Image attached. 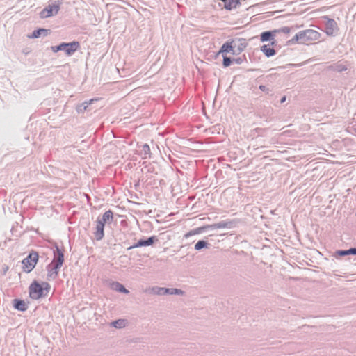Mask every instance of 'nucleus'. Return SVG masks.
Returning <instances> with one entry per match:
<instances>
[{
    "mask_svg": "<svg viewBox=\"0 0 356 356\" xmlns=\"http://www.w3.org/2000/svg\"><path fill=\"white\" fill-rule=\"evenodd\" d=\"M54 293V290L47 282L33 281L29 286V297L33 301L46 300Z\"/></svg>",
    "mask_w": 356,
    "mask_h": 356,
    "instance_id": "obj_1",
    "label": "nucleus"
},
{
    "mask_svg": "<svg viewBox=\"0 0 356 356\" xmlns=\"http://www.w3.org/2000/svg\"><path fill=\"white\" fill-rule=\"evenodd\" d=\"M321 34L317 31L313 29H306L296 33L294 37L289 41V44H296L299 42H312L320 38Z\"/></svg>",
    "mask_w": 356,
    "mask_h": 356,
    "instance_id": "obj_2",
    "label": "nucleus"
},
{
    "mask_svg": "<svg viewBox=\"0 0 356 356\" xmlns=\"http://www.w3.org/2000/svg\"><path fill=\"white\" fill-rule=\"evenodd\" d=\"M58 257L56 264L54 267H49L47 271V278L48 280H52L55 279L58 274V270L62 266L64 261V255L63 251L57 248Z\"/></svg>",
    "mask_w": 356,
    "mask_h": 356,
    "instance_id": "obj_3",
    "label": "nucleus"
},
{
    "mask_svg": "<svg viewBox=\"0 0 356 356\" xmlns=\"http://www.w3.org/2000/svg\"><path fill=\"white\" fill-rule=\"evenodd\" d=\"M38 259V254L35 252L31 253L26 258L22 261L23 270L29 273L31 272L35 268Z\"/></svg>",
    "mask_w": 356,
    "mask_h": 356,
    "instance_id": "obj_4",
    "label": "nucleus"
},
{
    "mask_svg": "<svg viewBox=\"0 0 356 356\" xmlns=\"http://www.w3.org/2000/svg\"><path fill=\"white\" fill-rule=\"evenodd\" d=\"M60 10V5L58 4H52L49 5L47 7L44 8L40 13V17L41 19H46L51 17L52 16L56 15Z\"/></svg>",
    "mask_w": 356,
    "mask_h": 356,
    "instance_id": "obj_5",
    "label": "nucleus"
},
{
    "mask_svg": "<svg viewBox=\"0 0 356 356\" xmlns=\"http://www.w3.org/2000/svg\"><path fill=\"white\" fill-rule=\"evenodd\" d=\"M234 48V55H238L247 47L248 43L243 38H238L232 41Z\"/></svg>",
    "mask_w": 356,
    "mask_h": 356,
    "instance_id": "obj_6",
    "label": "nucleus"
},
{
    "mask_svg": "<svg viewBox=\"0 0 356 356\" xmlns=\"http://www.w3.org/2000/svg\"><path fill=\"white\" fill-rule=\"evenodd\" d=\"M80 49V44L77 41H73L69 43L63 42V51L65 54L70 56Z\"/></svg>",
    "mask_w": 356,
    "mask_h": 356,
    "instance_id": "obj_7",
    "label": "nucleus"
},
{
    "mask_svg": "<svg viewBox=\"0 0 356 356\" xmlns=\"http://www.w3.org/2000/svg\"><path fill=\"white\" fill-rule=\"evenodd\" d=\"M14 308L20 312H25L28 309V303L23 300L16 299L13 302Z\"/></svg>",
    "mask_w": 356,
    "mask_h": 356,
    "instance_id": "obj_8",
    "label": "nucleus"
},
{
    "mask_svg": "<svg viewBox=\"0 0 356 356\" xmlns=\"http://www.w3.org/2000/svg\"><path fill=\"white\" fill-rule=\"evenodd\" d=\"M224 3V7L227 10L236 9L240 5V0H220Z\"/></svg>",
    "mask_w": 356,
    "mask_h": 356,
    "instance_id": "obj_9",
    "label": "nucleus"
},
{
    "mask_svg": "<svg viewBox=\"0 0 356 356\" xmlns=\"http://www.w3.org/2000/svg\"><path fill=\"white\" fill-rule=\"evenodd\" d=\"M154 243V237L151 236L146 240H139L137 243L133 245L129 249L137 248L143 246H150Z\"/></svg>",
    "mask_w": 356,
    "mask_h": 356,
    "instance_id": "obj_10",
    "label": "nucleus"
},
{
    "mask_svg": "<svg viewBox=\"0 0 356 356\" xmlns=\"http://www.w3.org/2000/svg\"><path fill=\"white\" fill-rule=\"evenodd\" d=\"M49 30L46 29H38L34 31L31 35H28L29 39H35L40 38L41 35L46 36L49 33Z\"/></svg>",
    "mask_w": 356,
    "mask_h": 356,
    "instance_id": "obj_11",
    "label": "nucleus"
},
{
    "mask_svg": "<svg viewBox=\"0 0 356 356\" xmlns=\"http://www.w3.org/2000/svg\"><path fill=\"white\" fill-rule=\"evenodd\" d=\"M104 224L103 221H98L97 224V230L95 237L97 240H101L104 236Z\"/></svg>",
    "mask_w": 356,
    "mask_h": 356,
    "instance_id": "obj_12",
    "label": "nucleus"
},
{
    "mask_svg": "<svg viewBox=\"0 0 356 356\" xmlns=\"http://www.w3.org/2000/svg\"><path fill=\"white\" fill-rule=\"evenodd\" d=\"M229 52H232V54L234 55V48H233L232 42H226V43L223 44L222 46L221 47L218 54H227Z\"/></svg>",
    "mask_w": 356,
    "mask_h": 356,
    "instance_id": "obj_13",
    "label": "nucleus"
},
{
    "mask_svg": "<svg viewBox=\"0 0 356 356\" xmlns=\"http://www.w3.org/2000/svg\"><path fill=\"white\" fill-rule=\"evenodd\" d=\"M261 51L267 58L273 56L275 54V49L273 47L266 44L261 47Z\"/></svg>",
    "mask_w": 356,
    "mask_h": 356,
    "instance_id": "obj_14",
    "label": "nucleus"
},
{
    "mask_svg": "<svg viewBox=\"0 0 356 356\" xmlns=\"http://www.w3.org/2000/svg\"><path fill=\"white\" fill-rule=\"evenodd\" d=\"M92 102H93V99H89V100L85 101V102L78 104L76 106V111L78 113L84 112L86 110V108L88 107V106L92 103Z\"/></svg>",
    "mask_w": 356,
    "mask_h": 356,
    "instance_id": "obj_15",
    "label": "nucleus"
},
{
    "mask_svg": "<svg viewBox=\"0 0 356 356\" xmlns=\"http://www.w3.org/2000/svg\"><path fill=\"white\" fill-rule=\"evenodd\" d=\"M270 39H273V34L270 31H266V32H264L261 33V41L262 42H266Z\"/></svg>",
    "mask_w": 356,
    "mask_h": 356,
    "instance_id": "obj_16",
    "label": "nucleus"
},
{
    "mask_svg": "<svg viewBox=\"0 0 356 356\" xmlns=\"http://www.w3.org/2000/svg\"><path fill=\"white\" fill-rule=\"evenodd\" d=\"M112 220L113 213L111 211H107L104 213L102 218L100 221H103L104 224L107 221H112Z\"/></svg>",
    "mask_w": 356,
    "mask_h": 356,
    "instance_id": "obj_17",
    "label": "nucleus"
},
{
    "mask_svg": "<svg viewBox=\"0 0 356 356\" xmlns=\"http://www.w3.org/2000/svg\"><path fill=\"white\" fill-rule=\"evenodd\" d=\"M126 325V322L124 320H118L112 323V325L115 328L124 327Z\"/></svg>",
    "mask_w": 356,
    "mask_h": 356,
    "instance_id": "obj_18",
    "label": "nucleus"
},
{
    "mask_svg": "<svg viewBox=\"0 0 356 356\" xmlns=\"http://www.w3.org/2000/svg\"><path fill=\"white\" fill-rule=\"evenodd\" d=\"M207 243L204 241H200L195 245V250H200L202 248H207Z\"/></svg>",
    "mask_w": 356,
    "mask_h": 356,
    "instance_id": "obj_19",
    "label": "nucleus"
},
{
    "mask_svg": "<svg viewBox=\"0 0 356 356\" xmlns=\"http://www.w3.org/2000/svg\"><path fill=\"white\" fill-rule=\"evenodd\" d=\"M143 150L145 158L149 157L150 156V149L147 145H144L143 146Z\"/></svg>",
    "mask_w": 356,
    "mask_h": 356,
    "instance_id": "obj_20",
    "label": "nucleus"
},
{
    "mask_svg": "<svg viewBox=\"0 0 356 356\" xmlns=\"http://www.w3.org/2000/svg\"><path fill=\"white\" fill-rule=\"evenodd\" d=\"M51 51L54 52V53H57L60 51H63V43H60L59 45L58 46H54V47H52L51 48Z\"/></svg>",
    "mask_w": 356,
    "mask_h": 356,
    "instance_id": "obj_21",
    "label": "nucleus"
},
{
    "mask_svg": "<svg viewBox=\"0 0 356 356\" xmlns=\"http://www.w3.org/2000/svg\"><path fill=\"white\" fill-rule=\"evenodd\" d=\"M223 65L224 67H227L229 66L231 64V60L229 58L227 57L226 56H223Z\"/></svg>",
    "mask_w": 356,
    "mask_h": 356,
    "instance_id": "obj_22",
    "label": "nucleus"
},
{
    "mask_svg": "<svg viewBox=\"0 0 356 356\" xmlns=\"http://www.w3.org/2000/svg\"><path fill=\"white\" fill-rule=\"evenodd\" d=\"M336 253H337V254H338L339 256H346V255L350 254L349 250H339V251H337Z\"/></svg>",
    "mask_w": 356,
    "mask_h": 356,
    "instance_id": "obj_23",
    "label": "nucleus"
},
{
    "mask_svg": "<svg viewBox=\"0 0 356 356\" xmlns=\"http://www.w3.org/2000/svg\"><path fill=\"white\" fill-rule=\"evenodd\" d=\"M118 291H120V292H122V293H124L125 294H127L129 293L128 290H127L124 286L122 285H119L118 287Z\"/></svg>",
    "mask_w": 356,
    "mask_h": 356,
    "instance_id": "obj_24",
    "label": "nucleus"
},
{
    "mask_svg": "<svg viewBox=\"0 0 356 356\" xmlns=\"http://www.w3.org/2000/svg\"><path fill=\"white\" fill-rule=\"evenodd\" d=\"M162 293H168V289H164V288H159L158 289L157 293L158 294H161Z\"/></svg>",
    "mask_w": 356,
    "mask_h": 356,
    "instance_id": "obj_25",
    "label": "nucleus"
},
{
    "mask_svg": "<svg viewBox=\"0 0 356 356\" xmlns=\"http://www.w3.org/2000/svg\"><path fill=\"white\" fill-rule=\"evenodd\" d=\"M334 32V28L330 29L328 31H327L326 33L327 35H333Z\"/></svg>",
    "mask_w": 356,
    "mask_h": 356,
    "instance_id": "obj_26",
    "label": "nucleus"
},
{
    "mask_svg": "<svg viewBox=\"0 0 356 356\" xmlns=\"http://www.w3.org/2000/svg\"><path fill=\"white\" fill-rule=\"evenodd\" d=\"M350 254L356 255V248H350L349 249Z\"/></svg>",
    "mask_w": 356,
    "mask_h": 356,
    "instance_id": "obj_27",
    "label": "nucleus"
},
{
    "mask_svg": "<svg viewBox=\"0 0 356 356\" xmlns=\"http://www.w3.org/2000/svg\"><path fill=\"white\" fill-rule=\"evenodd\" d=\"M282 31L285 33H290V29L288 27H284L282 29Z\"/></svg>",
    "mask_w": 356,
    "mask_h": 356,
    "instance_id": "obj_28",
    "label": "nucleus"
},
{
    "mask_svg": "<svg viewBox=\"0 0 356 356\" xmlns=\"http://www.w3.org/2000/svg\"><path fill=\"white\" fill-rule=\"evenodd\" d=\"M330 22H331V24H334V21L332 20V21H330Z\"/></svg>",
    "mask_w": 356,
    "mask_h": 356,
    "instance_id": "obj_29",
    "label": "nucleus"
},
{
    "mask_svg": "<svg viewBox=\"0 0 356 356\" xmlns=\"http://www.w3.org/2000/svg\"><path fill=\"white\" fill-rule=\"evenodd\" d=\"M174 293H178V291L177 290L175 291V292Z\"/></svg>",
    "mask_w": 356,
    "mask_h": 356,
    "instance_id": "obj_30",
    "label": "nucleus"
}]
</instances>
